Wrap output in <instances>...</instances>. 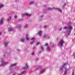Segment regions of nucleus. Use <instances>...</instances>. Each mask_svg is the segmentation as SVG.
<instances>
[{
	"label": "nucleus",
	"instance_id": "nucleus-18",
	"mask_svg": "<svg viewBox=\"0 0 75 75\" xmlns=\"http://www.w3.org/2000/svg\"><path fill=\"white\" fill-rule=\"evenodd\" d=\"M41 50L42 51H43V50H44V47H42L41 48Z\"/></svg>",
	"mask_w": 75,
	"mask_h": 75
},
{
	"label": "nucleus",
	"instance_id": "nucleus-42",
	"mask_svg": "<svg viewBox=\"0 0 75 75\" xmlns=\"http://www.w3.org/2000/svg\"><path fill=\"white\" fill-rule=\"evenodd\" d=\"M13 75H15V74H14Z\"/></svg>",
	"mask_w": 75,
	"mask_h": 75
},
{
	"label": "nucleus",
	"instance_id": "nucleus-19",
	"mask_svg": "<svg viewBox=\"0 0 75 75\" xmlns=\"http://www.w3.org/2000/svg\"><path fill=\"white\" fill-rule=\"evenodd\" d=\"M40 43V42H38L36 43V45H39V44Z\"/></svg>",
	"mask_w": 75,
	"mask_h": 75
},
{
	"label": "nucleus",
	"instance_id": "nucleus-11",
	"mask_svg": "<svg viewBox=\"0 0 75 75\" xmlns=\"http://www.w3.org/2000/svg\"><path fill=\"white\" fill-rule=\"evenodd\" d=\"M7 44H8V42H5L4 43V45L6 46V47L7 45Z\"/></svg>",
	"mask_w": 75,
	"mask_h": 75
},
{
	"label": "nucleus",
	"instance_id": "nucleus-12",
	"mask_svg": "<svg viewBox=\"0 0 75 75\" xmlns=\"http://www.w3.org/2000/svg\"><path fill=\"white\" fill-rule=\"evenodd\" d=\"M21 41L22 42H24L25 41V39L23 38H21Z\"/></svg>",
	"mask_w": 75,
	"mask_h": 75
},
{
	"label": "nucleus",
	"instance_id": "nucleus-4",
	"mask_svg": "<svg viewBox=\"0 0 75 75\" xmlns=\"http://www.w3.org/2000/svg\"><path fill=\"white\" fill-rule=\"evenodd\" d=\"M3 18H2V19H0V24L1 25H2L3 24Z\"/></svg>",
	"mask_w": 75,
	"mask_h": 75
},
{
	"label": "nucleus",
	"instance_id": "nucleus-30",
	"mask_svg": "<svg viewBox=\"0 0 75 75\" xmlns=\"http://www.w3.org/2000/svg\"><path fill=\"white\" fill-rule=\"evenodd\" d=\"M54 47V45L52 44V47Z\"/></svg>",
	"mask_w": 75,
	"mask_h": 75
},
{
	"label": "nucleus",
	"instance_id": "nucleus-37",
	"mask_svg": "<svg viewBox=\"0 0 75 75\" xmlns=\"http://www.w3.org/2000/svg\"><path fill=\"white\" fill-rule=\"evenodd\" d=\"M45 37H46V35H45Z\"/></svg>",
	"mask_w": 75,
	"mask_h": 75
},
{
	"label": "nucleus",
	"instance_id": "nucleus-2",
	"mask_svg": "<svg viewBox=\"0 0 75 75\" xmlns=\"http://www.w3.org/2000/svg\"><path fill=\"white\" fill-rule=\"evenodd\" d=\"M64 43V41L63 40H60L59 42V44L61 46H63V44Z\"/></svg>",
	"mask_w": 75,
	"mask_h": 75
},
{
	"label": "nucleus",
	"instance_id": "nucleus-34",
	"mask_svg": "<svg viewBox=\"0 0 75 75\" xmlns=\"http://www.w3.org/2000/svg\"><path fill=\"white\" fill-rule=\"evenodd\" d=\"M64 6H65V4H64L63 6V7H64Z\"/></svg>",
	"mask_w": 75,
	"mask_h": 75
},
{
	"label": "nucleus",
	"instance_id": "nucleus-26",
	"mask_svg": "<svg viewBox=\"0 0 75 75\" xmlns=\"http://www.w3.org/2000/svg\"><path fill=\"white\" fill-rule=\"evenodd\" d=\"M14 18H17V16L15 15V16H14Z\"/></svg>",
	"mask_w": 75,
	"mask_h": 75
},
{
	"label": "nucleus",
	"instance_id": "nucleus-23",
	"mask_svg": "<svg viewBox=\"0 0 75 75\" xmlns=\"http://www.w3.org/2000/svg\"><path fill=\"white\" fill-rule=\"evenodd\" d=\"M34 55V52H33L32 53V55Z\"/></svg>",
	"mask_w": 75,
	"mask_h": 75
},
{
	"label": "nucleus",
	"instance_id": "nucleus-31",
	"mask_svg": "<svg viewBox=\"0 0 75 75\" xmlns=\"http://www.w3.org/2000/svg\"><path fill=\"white\" fill-rule=\"evenodd\" d=\"M64 75H66V71H65Z\"/></svg>",
	"mask_w": 75,
	"mask_h": 75
},
{
	"label": "nucleus",
	"instance_id": "nucleus-28",
	"mask_svg": "<svg viewBox=\"0 0 75 75\" xmlns=\"http://www.w3.org/2000/svg\"><path fill=\"white\" fill-rule=\"evenodd\" d=\"M62 28H60V31L61 30H62Z\"/></svg>",
	"mask_w": 75,
	"mask_h": 75
},
{
	"label": "nucleus",
	"instance_id": "nucleus-3",
	"mask_svg": "<svg viewBox=\"0 0 75 75\" xmlns=\"http://www.w3.org/2000/svg\"><path fill=\"white\" fill-rule=\"evenodd\" d=\"M24 16H27V17H30L31 16V15L30 14H29L28 13H25L24 14Z\"/></svg>",
	"mask_w": 75,
	"mask_h": 75
},
{
	"label": "nucleus",
	"instance_id": "nucleus-16",
	"mask_svg": "<svg viewBox=\"0 0 75 75\" xmlns=\"http://www.w3.org/2000/svg\"><path fill=\"white\" fill-rule=\"evenodd\" d=\"M45 72V70L44 69L41 70V72H40V74H42V72Z\"/></svg>",
	"mask_w": 75,
	"mask_h": 75
},
{
	"label": "nucleus",
	"instance_id": "nucleus-33",
	"mask_svg": "<svg viewBox=\"0 0 75 75\" xmlns=\"http://www.w3.org/2000/svg\"><path fill=\"white\" fill-rule=\"evenodd\" d=\"M11 17H10L9 19V20H10V19H11Z\"/></svg>",
	"mask_w": 75,
	"mask_h": 75
},
{
	"label": "nucleus",
	"instance_id": "nucleus-24",
	"mask_svg": "<svg viewBox=\"0 0 75 75\" xmlns=\"http://www.w3.org/2000/svg\"><path fill=\"white\" fill-rule=\"evenodd\" d=\"M74 71H73L72 73V75H74Z\"/></svg>",
	"mask_w": 75,
	"mask_h": 75
},
{
	"label": "nucleus",
	"instance_id": "nucleus-41",
	"mask_svg": "<svg viewBox=\"0 0 75 75\" xmlns=\"http://www.w3.org/2000/svg\"><path fill=\"white\" fill-rule=\"evenodd\" d=\"M74 35H75V33H74Z\"/></svg>",
	"mask_w": 75,
	"mask_h": 75
},
{
	"label": "nucleus",
	"instance_id": "nucleus-14",
	"mask_svg": "<svg viewBox=\"0 0 75 75\" xmlns=\"http://www.w3.org/2000/svg\"><path fill=\"white\" fill-rule=\"evenodd\" d=\"M8 31H11L12 30V29H11V28H8Z\"/></svg>",
	"mask_w": 75,
	"mask_h": 75
},
{
	"label": "nucleus",
	"instance_id": "nucleus-15",
	"mask_svg": "<svg viewBox=\"0 0 75 75\" xmlns=\"http://www.w3.org/2000/svg\"><path fill=\"white\" fill-rule=\"evenodd\" d=\"M16 63H14L13 64H11V67H12V66L14 67V66H16Z\"/></svg>",
	"mask_w": 75,
	"mask_h": 75
},
{
	"label": "nucleus",
	"instance_id": "nucleus-9",
	"mask_svg": "<svg viewBox=\"0 0 75 75\" xmlns=\"http://www.w3.org/2000/svg\"><path fill=\"white\" fill-rule=\"evenodd\" d=\"M27 68H28V65H27V64L26 63L25 65V67L23 68V69H25Z\"/></svg>",
	"mask_w": 75,
	"mask_h": 75
},
{
	"label": "nucleus",
	"instance_id": "nucleus-35",
	"mask_svg": "<svg viewBox=\"0 0 75 75\" xmlns=\"http://www.w3.org/2000/svg\"><path fill=\"white\" fill-rule=\"evenodd\" d=\"M64 29L66 28V27H64Z\"/></svg>",
	"mask_w": 75,
	"mask_h": 75
},
{
	"label": "nucleus",
	"instance_id": "nucleus-10",
	"mask_svg": "<svg viewBox=\"0 0 75 75\" xmlns=\"http://www.w3.org/2000/svg\"><path fill=\"white\" fill-rule=\"evenodd\" d=\"M56 10H58V11H59L60 12H62V11L61 9L58 8H57L55 9Z\"/></svg>",
	"mask_w": 75,
	"mask_h": 75
},
{
	"label": "nucleus",
	"instance_id": "nucleus-20",
	"mask_svg": "<svg viewBox=\"0 0 75 75\" xmlns=\"http://www.w3.org/2000/svg\"><path fill=\"white\" fill-rule=\"evenodd\" d=\"M52 9V8H47V10H51Z\"/></svg>",
	"mask_w": 75,
	"mask_h": 75
},
{
	"label": "nucleus",
	"instance_id": "nucleus-25",
	"mask_svg": "<svg viewBox=\"0 0 75 75\" xmlns=\"http://www.w3.org/2000/svg\"><path fill=\"white\" fill-rule=\"evenodd\" d=\"M41 68V66H39L38 67V69H40V68Z\"/></svg>",
	"mask_w": 75,
	"mask_h": 75
},
{
	"label": "nucleus",
	"instance_id": "nucleus-29",
	"mask_svg": "<svg viewBox=\"0 0 75 75\" xmlns=\"http://www.w3.org/2000/svg\"><path fill=\"white\" fill-rule=\"evenodd\" d=\"M26 40H29V38H26Z\"/></svg>",
	"mask_w": 75,
	"mask_h": 75
},
{
	"label": "nucleus",
	"instance_id": "nucleus-6",
	"mask_svg": "<svg viewBox=\"0 0 75 75\" xmlns=\"http://www.w3.org/2000/svg\"><path fill=\"white\" fill-rule=\"evenodd\" d=\"M48 43H46L45 44V46H47V50H50V48L48 46Z\"/></svg>",
	"mask_w": 75,
	"mask_h": 75
},
{
	"label": "nucleus",
	"instance_id": "nucleus-22",
	"mask_svg": "<svg viewBox=\"0 0 75 75\" xmlns=\"http://www.w3.org/2000/svg\"><path fill=\"white\" fill-rule=\"evenodd\" d=\"M35 39V38H32L31 40H30L31 41H32V40H34V39Z\"/></svg>",
	"mask_w": 75,
	"mask_h": 75
},
{
	"label": "nucleus",
	"instance_id": "nucleus-5",
	"mask_svg": "<svg viewBox=\"0 0 75 75\" xmlns=\"http://www.w3.org/2000/svg\"><path fill=\"white\" fill-rule=\"evenodd\" d=\"M42 33V31H39V32H38V35H39V36H41V35Z\"/></svg>",
	"mask_w": 75,
	"mask_h": 75
},
{
	"label": "nucleus",
	"instance_id": "nucleus-13",
	"mask_svg": "<svg viewBox=\"0 0 75 75\" xmlns=\"http://www.w3.org/2000/svg\"><path fill=\"white\" fill-rule=\"evenodd\" d=\"M3 5L2 4H1L0 5V9H1L2 8V7H3Z\"/></svg>",
	"mask_w": 75,
	"mask_h": 75
},
{
	"label": "nucleus",
	"instance_id": "nucleus-7",
	"mask_svg": "<svg viewBox=\"0 0 75 75\" xmlns=\"http://www.w3.org/2000/svg\"><path fill=\"white\" fill-rule=\"evenodd\" d=\"M2 66H4V65H6V64H8V62H3L2 63Z\"/></svg>",
	"mask_w": 75,
	"mask_h": 75
},
{
	"label": "nucleus",
	"instance_id": "nucleus-8",
	"mask_svg": "<svg viewBox=\"0 0 75 75\" xmlns=\"http://www.w3.org/2000/svg\"><path fill=\"white\" fill-rule=\"evenodd\" d=\"M66 65V63H65L64 65H63V67H62L60 68V69L61 70H62L63 69V68H64L65 67V66Z\"/></svg>",
	"mask_w": 75,
	"mask_h": 75
},
{
	"label": "nucleus",
	"instance_id": "nucleus-1",
	"mask_svg": "<svg viewBox=\"0 0 75 75\" xmlns=\"http://www.w3.org/2000/svg\"><path fill=\"white\" fill-rule=\"evenodd\" d=\"M71 22H69L68 23V25L69 27H66V29H70L69 31H68L67 35H69L71 32V30H72V27L71 26Z\"/></svg>",
	"mask_w": 75,
	"mask_h": 75
},
{
	"label": "nucleus",
	"instance_id": "nucleus-38",
	"mask_svg": "<svg viewBox=\"0 0 75 75\" xmlns=\"http://www.w3.org/2000/svg\"><path fill=\"white\" fill-rule=\"evenodd\" d=\"M66 65H67V64H68V62L66 63Z\"/></svg>",
	"mask_w": 75,
	"mask_h": 75
},
{
	"label": "nucleus",
	"instance_id": "nucleus-39",
	"mask_svg": "<svg viewBox=\"0 0 75 75\" xmlns=\"http://www.w3.org/2000/svg\"><path fill=\"white\" fill-rule=\"evenodd\" d=\"M67 70H68V69H66V72H67Z\"/></svg>",
	"mask_w": 75,
	"mask_h": 75
},
{
	"label": "nucleus",
	"instance_id": "nucleus-21",
	"mask_svg": "<svg viewBox=\"0 0 75 75\" xmlns=\"http://www.w3.org/2000/svg\"><path fill=\"white\" fill-rule=\"evenodd\" d=\"M17 27H21V25H18Z\"/></svg>",
	"mask_w": 75,
	"mask_h": 75
},
{
	"label": "nucleus",
	"instance_id": "nucleus-27",
	"mask_svg": "<svg viewBox=\"0 0 75 75\" xmlns=\"http://www.w3.org/2000/svg\"><path fill=\"white\" fill-rule=\"evenodd\" d=\"M9 20H10V19H8L6 20V21H8Z\"/></svg>",
	"mask_w": 75,
	"mask_h": 75
},
{
	"label": "nucleus",
	"instance_id": "nucleus-40",
	"mask_svg": "<svg viewBox=\"0 0 75 75\" xmlns=\"http://www.w3.org/2000/svg\"><path fill=\"white\" fill-rule=\"evenodd\" d=\"M26 36H27V37H28V35H27Z\"/></svg>",
	"mask_w": 75,
	"mask_h": 75
},
{
	"label": "nucleus",
	"instance_id": "nucleus-17",
	"mask_svg": "<svg viewBox=\"0 0 75 75\" xmlns=\"http://www.w3.org/2000/svg\"><path fill=\"white\" fill-rule=\"evenodd\" d=\"M34 3L33 1H32L31 2L29 3V4H33Z\"/></svg>",
	"mask_w": 75,
	"mask_h": 75
},
{
	"label": "nucleus",
	"instance_id": "nucleus-32",
	"mask_svg": "<svg viewBox=\"0 0 75 75\" xmlns=\"http://www.w3.org/2000/svg\"><path fill=\"white\" fill-rule=\"evenodd\" d=\"M33 42H30V43H31V44H33Z\"/></svg>",
	"mask_w": 75,
	"mask_h": 75
},
{
	"label": "nucleus",
	"instance_id": "nucleus-36",
	"mask_svg": "<svg viewBox=\"0 0 75 75\" xmlns=\"http://www.w3.org/2000/svg\"><path fill=\"white\" fill-rule=\"evenodd\" d=\"M1 33H0V35H1Z\"/></svg>",
	"mask_w": 75,
	"mask_h": 75
}]
</instances>
